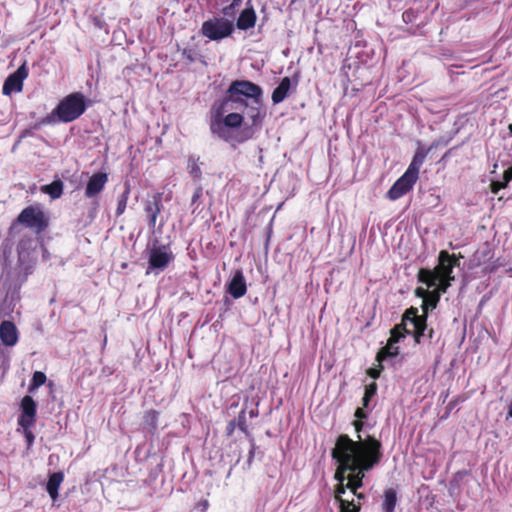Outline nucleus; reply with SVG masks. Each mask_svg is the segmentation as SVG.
I'll return each mask as SVG.
<instances>
[{
	"mask_svg": "<svg viewBox=\"0 0 512 512\" xmlns=\"http://www.w3.org/2000/svg\"><path fill=\"white\" fill-rule=\"evenodd\" d=\"M396 344L397 343L388 341L386 347L383 350V353L386 356H390V357H394V356L398 355L399 348H398V346H396Z\"/></svg>",
	"mask_w": 512,
	"mask_h": 512,
	"instance_id": "obj_36",
	"label": "nucleus"
},
{
	"mask_svg": "<svg viewBox=\"0 0 512 512\" xmlns=\"http://www.w3.org/2000/svg\"><path fill=\"white\" fill-rule=\"evenodd\" d=\"M512 180V167H509L506 169L503 173V180L502 181H493L492 186V192L498 193V191L502 188H505L506 185Z\"/></svg>",
	"mask_w": 512,
	"mask_h": 512,
	"instance_id": "obj_29",
	"label": "nucleus"
},
{
	"mask_svg": "<svg viewBox=\"0 0 512 512\" xmlns=\"http://www.w3.org/2000/svg\"><path fill=\"white\" fill-rule=\"evenodd\" d=\"M406 334H413V329L411 325L404 324V317L402 318V323L397 325L394 329L391 330V336L388 341L398 343L401 338H404Z\"/></svg>",
	"mask_w": 512,
	"mask_h": 512,
	"instance_id": "obj_26",
	"label": "nucleus"
},
{
	"mask_svg": "<svg viewBox=\"0 0 512 512\" xmlns=\"http://www.w3.org/2000/svg\"><path fill=\"white\" fill-rule=\"evenodd\" d=\"M290 87H291L290 78L284 77L272 93L273 103L274 104L281 103L288 96Z\"/></svg>",
	"mask_w": 512,
	"mask_h": 512,
	"instance_id": "obj_22",
	"label": "nucleus"
},
{
	"mask_svg": "<svg viewBox=\"0 0 512 512\" xmlns=\"http://www.w3.org/2000/svg\"><path fill=\"white\" fill-rule=\"evenodd\" d=\"M355 417H357L358 419H364L367 417V414L363 410V408H357L355 411Z\"/></svg>",
	"mask_w": 512,
	"mask_h": 512,
	"instance_id": "obj_42",
	"label": "nucleus"
},
{
	"mask_svg": "<svg viewBox=\"0 0 512 512\" xmlns=\"http://www.w3.org/2000/svg\"><path fill=\"white\" fill-rule=\"evenodd\" d=\"M382 444L373 436L352 440L348 435L338 436L332 457L338 463L335 478L339 484L335 490V500L340 512H359L360 500L365 499L357 490L363 486L365 472L372 470L382 459Z\"/></svg>",
	"mask_w": 512,
	"mask_h": 512,
	"instance_id": "obj_1",
	"label": "nucleus"
},
{
	"mask_svg": "<svg viewBox=\"0 0 512 512\" xmlns=\"http://www.w3.org/2000/svg\"><path fill=\"white\" fill-rule=\"evenodd\" d=\"M377 392V384L375 382H372L365 388V393L362 399L363 406L368 407L369 401L371 398L376 394Z\"/></svg>",
	"mask_w": 512,
	"mask_h": 512,
	"instance_id": "obj_33",
	"label": "nucleus"
},
{
	"mask_svg": "<svg viewBox=\"0 0 512 512\" xmlns=\"http://www.w3.org/2000/svg\"><path fill=\"white\" fill-rule=\"evenodd\" d=\"M223 122L229 127V128H238L241 126L243 122V116L239 113H228L224 118H222Z\"/></svg>",
	"mask_w": 512,
	"mask_h": 512,
	"instance_id": "obj_30",
	"label": "nucleus"
},
{
	"mask_svg": "<svg viewBox=\"0 0 512 512\" xmlns=\"http://www.w3.org/2000/svg\"><path fill=\"white\" fill-rule=\"evenodd\" d=\"M17 221L24 226L41 232L47 226L43 211L37 206H28L19 214Z\"/></svg>",
	"mask_w": 512,
	"mask_h": 512,
	"instance_id": "obj_11",
	"label": "nucleus"
},
{
	"mask_svg": "<svg viewBox=\"0 0 512 512\" xmlns=\"http://www.w3.org/2000/svg\"><path fill=\"white\" fill-rule=\"evenodd\" d=\"M262 95L263 90L259 85L248 80H236L230 84L226 96L220 101H227V107H233L232 104L248 106V100L259 103Z\"/></svg>",
	"mask_w": 512,
	"mask_h": 512,
	"instance_id": "obj_4",
	"label": "nucleus"
},
{
	"mask_svg": "<svg viewBox=\"0 0 512 512\" xmlns=\"http://www.w3.org/2000/svg\"><path fill=\"white\" fill-rule=\"evenodd\" d=\"M233 24L224 18H213L202 24V34L213 41H218L230 36L233 32Z\"/></svg>",
	"mask_w": 512,
	"mask_h": 512,
	"instance_id": "obj_9",
	"label": "nucleus"
},
{
	"mask_svg": "<svg viewBox=\"0 0 512 512\" xmlns=\"http://www.w3.org/2000/svg\"><path fill=\"white\" fill-rule=\"evenodd\" d=\"M27 76L28 69L24 63L14 73L7 77L2 88L3 94L11 95L14 92H21L23 89V81Z\"/></svg>",
	"mask_w": 512,
	"mask_h": 512,
	"instance_id": "obj_13",
	"label": "nucleus"
},
{
	"mask_svg": "<svg viewBox=\"0 0 512 512\" xmlns=\"http://www.w3.org/2000/svg\"><path fill=\"white\" fill-rule=\"evenodd\" d=\"M252 458H253V452L251 451L250 455H249V462L251 461Z\"/></svg>",
	"mask_w": 512,
	"mask_h": 512,
	"instance_id": "obj_48",
	"label": "nucleus"
},
{
	"mask_svg": "<svg viewBox=\"0 0 512 512\" xmlns=\"http://www.w3.org/2000/svg\"><path fill=\"white\" fill-rule=\"evenodd\" d=\"M434 288H435V290L431 293H429L426 290H423L421 288L417 289V295L420 297H423V304H422V309L424 312L423 316L427 317L428 311L436 308L437 303L440 298V295L443 293V292L439 291V288H437V287H434Z\"/></svg>",
	"mask_w": 512,
	"mask_h": 512,
	"instance_id": "obj_19",
	"label": "nucleus"
},
{
	"mask_svg": "<svg viewBox=\"0 0 512 512\" xmlns=\"http://www.w3.org/2000/svg\"><path fill=\"white\" fill-rule=\"evenodd\" d=\"M19 426H33L36 421L37 404L31 396H24L20 403Z\"/></svg>",
	"mask_w": 512,
	"mask_h": 512,
	"instance_id": "obj_14",
	"label": "nucleus"
},
{
	"mask_svg": "<svg viewBox=\"0 0 512 512\" xmlns=\"http://www.w3.org/2000/svg\"><path fill=\"white\" fill-rule=\"evenodd\" d=\"M10 273L0 276V319L9 317L19 301L20 288L19 282H12Z\"/></svg>",
	"mask_w": 512,
	"mask_h": 512,
	"instance_id": "obj_5",
	"label": "nucleus"
},
{
	"mask_svg": "<svg viewBox=\"0 0 512 512\" xmlns=\"http://www.w3.org/2000/svg\"><path fill=\"white\" fill-rule=\"evenodd\" d=\"M248 5L249 6L240 13L237 19L236 25L240 30L253 28L256 23V13L250 1H248Z\"/></svg>",
	"mask_w": 512,
	"mask_h": 512,
	"instance_id": "obj_20",
	"label": "nucleus"
},
{
	"mask_svg": "<svg viewBox=\"0 0 512 512\" xmlns=\"http://www.w3.org/2000/svg\"><path fill=\"white\" fill-rule=\"evenodd\" d=\"M202 195V188L199 187L195 190L193 196H192V203H195Z\"/></svg>",
	"mask_w": 512,
	"mask_h": 512,
	"instance_id": "obj_43",
	"label": "nucleus"
},
{
	"mask_svg": "<svg viewBox=\"0 0 512 512\" xmlns=\"http://www.w3.org/2000/svg\"><path fill=\"white\" fill-rule=\"evenodd\" d=\"M36 260L35 251H18V264L14 270H8L5 266L2 274L10 273L12 282H19L20 285L25 281L26 277L32 273Z\"/></svg>",
	"mask_w": 512,
	"mask_h": 512,
	"instance_id": "obj_8",
	"label": "nucleus"
},
{
	"mask_svg": "<svg viewBox=\"0 0 512 512\" xmlns=\"http://www.w3.org/2000/svg\"><path fill=\"white\" fill-rule=\"evenodd\" d=\"M397 504V493L393 488H389L385 490L384 497H383V503H382V510L383 512H395Z\"/></svg>",
	"mask_w": 512,
	"mask_h": 512,
	"instance_id": "obj_25",
	"label": "nucleus"
},
{
	"mask_svg": "<svg viewBox=\"0 0 512 512\" xmlns=\"http://www.w3.org/2000/svg\"><path fill=\"white\" fill-rule=\"evenodd\" d=\"M509 129H510V132H511V135H512V125L509 126Z\"/></svg>",
	"mask_w": 512,
	"mask_h": 512,
	"instance_id": "obj_49",
	"label": "nucleus"
},
{
	"mask_svg": "<svg viewBox=\"0 0 512 512\" xmlns=\"http://www.w3.org/2000/svg\"><path fill=\"white\" fill-rule=\"evenodd\" d=\"M227 292L235 299L243 297L247 292V285L241 270H236L227 285Z\"/></svg>",
	"mask_w": 512,
	"mask_h": 512,
	"instance_id": "obj_18",
	"label": "nucleus"
},
{
	"mask_svg": "<svg viewBox=\"0 0 512 512\" xmlns=\"http://www.w3.org/2000/svg\"><path fill=\"white\" fill-rule=\"evenodd\" d=\"M417 180L418 176H414L410 172L405 171L388 190L387 197L392 201L401 198L413 188Z\"/></svg>",
	"mask_w": 512,
	"mask_h": 512,
	"instance_id": "obj_12",
	"label": "nucleus"
},
{
	"mask_svg": "<svg viewBox=\"0 0 512 512\" xmlns=\"http://www.w3.org/2000/svg\"><path fill=\"white\" fill-rule=\"evenodd\" d=\"M243 0H232V3L223 8V14L226 16H232L237 7L242 4Z\"/></svg>",
	"mask_w": 512,
	"mask_h": 512,
	"instance_id": "obj_38",
	"label": "nucleus"
},
{
	"mask_svg": "<svg viewBox=\"0 0 512 512\" xmlns=\"http://www.w3.org/2000/svg\"><path fill=\"white\" fill-rule=\"evenodd\" d=\"M427 154L428 151L423 148H418L406 171L419 177L420 168L423 165Z\"/></svg>",
	"mask_w": 512,
	"mask_h": 512,
	"instance_id": "obj_24",
	"label": "nucleus"
},
{
	"mask_svg": "<svg viewBox=\"0 0 512 512\" xmlns=\"http://www.w3.org/2000/svg\"><path fill=\"white\" fill-rule=\"evenodd\" d=\"M23 429L25 439L27 441L28 446H31L34 442L35 436L31 431L32 426H20Z\"/></svg>",
	"mask_w": 512,
	"mask_h": 512,
	"instance_id": "obj_39",
	"label": "nucleus"
},
{
	"mask_svg": "<svg viewBox=\"0 0 512 512\" xmlns=\"http://www.w3.org/2000/svg\"><path fill=\"white\" fill-rule=\"evenodd\" d=\"M129 194H130V189H129V187H127L124 190V192L118 197L117 208H116L117 216H120L124 213V211L127 207Z\"/></svg>",
	"mask_w": 512,
	"mask_h": 512,
	"instance_id": "obj_31",
	"label": "nucleus"
},
{
	"mask_svg": "<svg viewBox=\"0 0 512 512\" xmlns=\"http://www.w3.org/2000/svg\"><path fill=\"white\" fill-rule=\"evenodd\" d=\"M42 257L43 259H49L50 253L46 249H43Z\"/></svg>",
	"mask_w": 512,
	"mask_h": 512,
	"instance_id": "obj_46",
	"label": "nucleus"
},
{
	"mask_svg": "<svg viewBox=\"0 0 512 512\" xmlns=\"http://www.w3.org/2000/svg\"><path fill=\"white\" fill-rule=\"evenodd\" d=\"M47 378L46 375L41 371H36L33 374L31 383L29 385V392L34 391L35 389L39 388L46 382Z\"/></svg>",
	"mask_w": 512,
	"mask_h": 512,
	"instance_id": "obj_32",
	"label": "nucleus"
},
{
	"mask_svg": "<svg viewBox=\"0 0 512 512\" xmlns=\"http://www.w3.org/2000/svg\"><path fill=\"white\" fill-rule=\"evenodd\" d=\"M236 109L227 107V101H216L211 108L210 130L212 134L219 138L228 140L231 136L230 128L223 122L222 117L225 113Z\"/></svg>",
	"mask_w": 512,
	"mask_h": 512,
	"instance_id": "obj_6",
	"label": "nucleus"
},
{
	"mask_svg": "<svg viewBox=\"0 0 512 512\" xmlns=\"http://www.w3.org/2000/svg\"><path fill=\"white\" fill-rule=\"evenodd\" d=\"M63 480L64 474L62 472H55L48 479L46 489L53 501L58 498V490Z\"/></svg>",
	"mask_w": 512,
	"mask_h": 512,
	"instance_id": "obj_23",
	"label": "nucleus"
},
{
	"mask_svg": "<svg viewBox=\"0 0 512 512\" xmlns=\"http://www.w3.org/2000/svg\"><path fill=\"white\" fill-rule=\"evenodd\" d=\"M41 190L52 199H58L63 194V182L60 179L54 180L52 183L42 186Z\"/></svg>",
	"mask_w": 512,
	"mask_h": 512,
	"instance_id": "obj_27",
	"label": "nucleus"
},
{
	"mask_svg": "<svg viewBox=\"0 0 512 512\" xmlns=\"http://www.w3.org/2000/svg\"><path fill=\"white\" fill-rule=\"evenodd\" d=\"M36 241L33 238H23L18 244V251H35Z\"/></svg>",
	"mask_w": 512,
	"mask_h": 512,
	"instance_id": "obj_34",
	"label": "nucleus"
},
{
	"mask_svg": "<svg viewBox=\"0 0 512 512\" xmlns=\"http://www.w3.org/2000/svg\"><path fill=\"white\" fill-rule=\"evenodd\" d=\"M262 98H260L259 103H248V106H244L247 109V116L251 119L252 126L259 128L262 124V120L265 116V110L263 109Z\"/></svg>",
	"mask_w": 512,
	"mask_h": 512,
	"instance_id": "obj_21",
	"label": "nucleus"
},
{
	"mask_svg": "<svg viewBox=\"0 0 512 512\" xmlns=\"http://www.w3.org/2000/svg\"><path fill=\"white\" fill-rule=\"evenodd\" d=\"M404 324L411 325L417 343H420L422 338H433L434 331L427 328L426 316H418L416 308L411 307L404 313Z\"/></svg>",
	"mask_w": 512,
	"mask_h": 512,
	"instance_id": "obj_10",
	"label": "nucleus"
},
{
	"mask_svg": "<svg viewBox=\"0 0 512 512\" xmlns=\"http://www.w3.org/2000/svg\"><path fill=\"white\" fill-rule=\"evenodd\" d=\"M402 17L404 22L411 23L415 18V12L412 9L406 10L404 11Z\"/></svg>",
	"mask_w": 512,
	"mask_h": 512,
	"instance_id": "obj_40",
	"label": "nucleus"
},
{
	"mask_svg": "<svg viewBox=\"0 0 512 512\" xmlns=\"http://www.w3.org/2000/svg\"><path fill=\"white\" fill-rule=\"evenodd\" d=\"M162 208V194L155 193L144 201V211L148 218L150 228H155L157 217Z\"/></svg>",
	"mask_w": 512,
	"mask_h": 512,
	"instance_id": "obj_15",
	"label": "nucleus"
},
{
	"mask_svg": "<svg viewBox=\"0 0 512 512\" xmlns=\"http://www.w3.org/2000/svg\"><path fill=\"white\" fill-rule=\"evenodd\" d=\"M86 110L85 97L78 92L64 97L43 119L44 124L69 123L79 118Z\"/></svg>",
	"mask_w": 512,
	"mask_h": 512,
	"instance_id": "obj_3",
	"label": "nucleus"
},
{
	"mask_svg": "<svg viewBox=\"0 0 512 512\" xmlns=\"http://www.w3.org/2000/svg\"><path fill=\"white\" fill-rule=\"evenodd\" d=\"M174 259V255L168 246L162 245L153 247L148 254V267L146 275H158L163 272L170 262Z\"/></svg>",
	"mask_w": 512,
	"mask_h": 512,
	"instance_id": "obj_7",
	"label": "nucleus"
},
{
	"mask_svg": "<svg viewBox=\"0 0 512 512\" xmlns=\"http://www.w3.org/2000/svg\"><path fill=\"white\" fill-rule=\"evenodd\" d=\"M249 415L250 417H256L258 415V411L256 409H251Z\"/></svg>",
	"mask_w": 512,
	"mask_h": 512,
	"instance_id": "obj_47",
	"label": "nucleus"
},
{
	"mask_svg": "<svg viewBox=\"0 0 512 512\" xmlns=\"http://www.w3.org/2000/svg\"><path fill=\"white\" fill-rule=\"evenodd\" d=\"M159 413L155 410H148L143 416V429L149 432H154L158 425Z\"/></svg>",
	"mask_w": 512,
	"mask_h": 512,
	"instance_id": "obj_28",
	"label": "nucleus"
},
{
	"mask_svg": "<svg viewBox=\"0 0 512 512\" xmlns=\"http://www.w3.org/2000/svg\"><path fill=\"white\" fill-rule=\"evenodd\" d=\"M380 370L378 369H374V368H370L367 373L368 375L373 378V379H377L379 376H380Z\"/></svg>",
	"mask_w": 512,
	"mask_h": 512,
	"instance_id": "obj_41",
	"label": "nucleus"
},
{
	"mask_svg": "<svg viewBox=\"0 0 512 512\" xmlns=\"http://www.w3.org/2000/svg\"><path fill=\"white\" fill-rule=\"evenodd\" d=\"M246 412L245 410L243 409L239 415H238V418L236 421V425L238 426V428L244 432V433H247L248 429H247V423H246V416H245Z\"/></svg>",
	"mask_w": 512,
	"mask_h": 512,
	"instance_id": "obj_37",
	"label": "nucleus"
},
{
	"mask_svg": "<svg viewBox=\"0 0 512 512\" xmlns=\"http://www.w3.org/2000/svg\"><path fill=\"white\" fill-rule=\"evenodd\" d=\"M356 431L359 433L363 427V423L360 420L354 422Z\"/></svg>",
	"mask_w": 512,
	"mask_h": 512,
	"instance_id": "obj_45",
	"label": "nucleus"
},
{
	"mask_svg": "<svg viewBox=\"0 0 512 512\" xmlns=\"http://www.w3.org/2000/svg\"><path fill=\"white\" fill-rule=\"evenodd\" d=\"M108 182V175L104 172H98L93 174L86 185L85 188V196L87 198H94L98 194H100L105 188L106 183Z\"/></svg>",
	"mask_w": 512,
	"mask_h": 512,
	"instance_id": "obj_17",
	"label": "nucleus"
},
{
	"mask_svg": "<svg viewBox=\"0 0 512 512\" xmlns=\"http://www.w3.org/2000/svg\"><path fill=\"white\" fill-rule=\"evenodd\" d=\"M236 426H237V425H236V421H235V420L230 421V422L228 423V425H227V431H228V434H231V433L234 431V429H235V427H236Z\"/></svg>",
	"mask_w": 512,
	"mask_h": 512,
	"instance_id": "obj_44",
	"label": "nucleus"
},
{
	"mask_svg": "<svg viewBox=\"0 0 512 512\" xmlns=\"http://www.w3.org/2000/svg\"><path fill=\"white\" fill-rule=\"evenodd\" d=\"M438 262L433 271L421 269L418 275L419 281L429 288L437 287L440 292H446L454 280L452 272L455 266H459V259L442 250L438 256Z\"/></svg>",
	"mask_w": 512,
	"mask_h": 512,
	"instance_id": "obj_2",
	"label": "nucleus"
},
{
	"mask_svg": "<svg viewBox=\"0 0 512 512\" xmlns=\"http://www.w3.org/2000/svg\"><path fill=\"white\" fill-rule=\"evenodd\" d=\"M0 340L5 347H14L19 340V331L10 320H2L0 323Z\"/></svg>",
	"mask_w": 512,
	"mask_h": 512,
	"instance_id": "obj_16",
	"label": "nucleus"
},
{
	"mask_svg": "<svg viewBox=\"0 0 512 512\" xmlns=\"http://www.w3.org/2000/svg\"><path fill=\"white\" fill-rule=\"evenodd\" d=\"M188 171L192 177H194L196 179H200L202 171L194 160L189 161Z\"/></svg>",
	"mask_w": 512,
	"mask_h": 512,
	"instance_id": "obj_35",
	"label": "nucleus"
}]
</instances>
